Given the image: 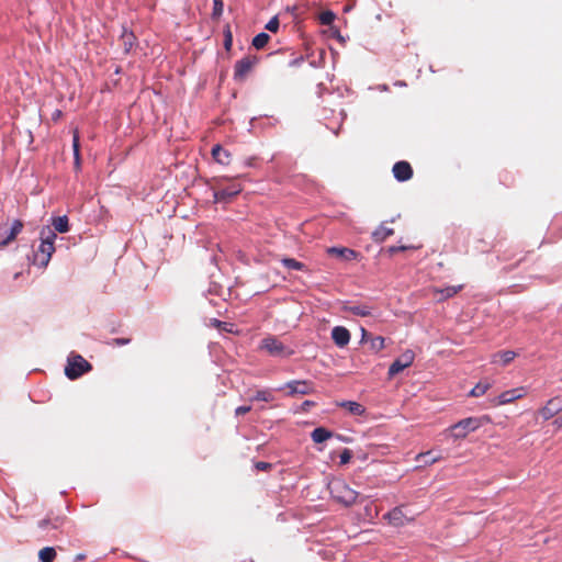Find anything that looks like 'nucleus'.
Segmentation results:
<instances>
[{"label": "nucleus", "mask_w": 562, "mask_h": 562, "mask_svg": "<svg viewBox=\"0 0 562 562\" xmlns=\"http://www.w3.org/2000/svg\"><path fill=\"white\" fill-rule=\"evenodd\" d=\"M273 400L274 396L270 390H259L251 397V401L271 402Z\"/></svg>", "instance_id": "nucleus-30"}, {"label": "nucleus", "mask_w": 562, "mask_h": 562, "mask_svg": "<svg viewBox=\"0 0 562 562\" xmlns=\"http://www.w3.org/2000/svg\"><path fill=\"white\" fill-rule=\"evenodd\" d=\"M67 524V516L61 513H53L50 512L46 518L38 521V527L43 530H49L55 529L59 530L63 529L64 526Z\"/></svg>", "instance_id": "nucleus-9"}, {"label": "nucleus", "mask_w": 562, "mask_h": 562, "mask_svg": "<svg viewBox=\"0 0 562 562\" xmlns=\"http://www.w3.org/2000/svg\"><path fill=\"white\" fill-rule=\"evenodd\" d=\"M331 497L337 502L345 506L353 505L358 497L359 493L352 490L345 481L342 480H334L328 485Z\"/></svg>", "instance_id": "nucleus-2"}, {"label": "nucleus", "mask_w": 562, "mask_h": 562, "mask_svg": "<svg viewBox=\"0 0 562 562\" xmlns=\"http://www.w3.org/2000/svg\"><path fill=\"white\" fill-rule=\"evenodd\" d=\"M519 263H521V260H518V262H516V265H514L513 268H517V266H519Z\"/></svg>", "instance_id": "nucleus-51"}, {"label": "nucleus", "mask_w": 562, "mask_h": 562, "mask_svg": "<svg viewBox=\"0 0 562 562\" xmlns=\"http://www.w3.org/2000/svg\"><path fill=\"white\" fill-rule=\"evenodd\" d=\"M312 440L316 443H322L333 437V432L324 427L315 428L311 434Z\"/></svg>", "instance_id": "nucleus-22"}, {"label": "nucleus", "mask_w": 562, "mask_h": 562, "mask_svg": "<svg viewBox=\"0 0 562 562\" xmlns=\"http://www.w3.org/2000/svg\"><path fill=\"white\" fill-rule=\"evenodd\" d=\"M56 239V233L49 227H44L41 231V244L37 250L34 252V263L40 267H46L55 251L54 241Z\"/></svg>", "instance_id": "nucleus-1"}, {"label": "nucleus", "mask_w": 562, "mask_h": 562, "mask_svg": "<svg viewBox=\"0 0 562 562\" xmlns=\"http://www.w3.org/2000/svg\"><path fill=\"white\" fill-rule=\"evenodd\" d=\"M122 42H123V46H124V52L128 53L132 49L134 42H135L134 34L124 32L122 35Z\"/></svg>", "instance_id": "nucleus-32"}, {"label": "nucleus", "mask_w": 562, "mask_h": 562, "mask_svg": "<svg viewBox=\"0 0 562 562\" xmlns=\"http://www.w3.org/2000/svg\"><path fill=\"white\" fill-rule=\"evenodd\" d=\"M485 417H468L451 426L452 436L456 439L465 438L469 432L479 429L483 425Z\"/></svg>", "instance_id": "nucleus-4"}, {"label": "nucleus", "mask_w": 562, "mask_h": 562, "mask_svg": "<svg viewBox=\"0 0 562 562\" xmlns=\"http://www.w3.org/2000/svg\"><path fill=\"white\" fill-rule=\"evenodd\" d=\"M257 64L258 58L251 55H247L237 60L234 66V79L244 81Z\"/></svg>", "instance_id": "nucleus-7"}, {"label": "nucleus", "mask_w": 562, "mask_h": 562, "mask_svg": "<svg viewBox=\"0 0 562 562\" xmlns=\"http://www.w3.org/2000/svg\"><path fill=\"white\" fill-rule=\"evenodd\" d=\"M243 190L240 184H233L228 188L214 191V202H228L232 198L236 196Z\"/></svg>", "instance_id": "nucleus-14"}, {"label": "nucleus", "mask_w": 562, "mask_h": 562, "mask_svg": "<svg viewBox=\"0 0 562 562\" xmlns=\"http://www.w3.org/2000/svg\"><path fill=\"white\" fill-rule=\"evenodd\" d=\"M562 411V397L554 396L550 398L544 406H542L538 411V415L543 418V420H549L555 415H558Z\"/></svg>", "instance_id": "nucleus-11"}, {"label": "nucleus", "mask_w": 562, "mask_h": 562, "mask_svg": "<svg viewBox=\"0 0 562 562\" xmlns=\"http://www.w3.org/2000/svg\"><path fill=\"white\" fill-rule=\"evenodd\" d=\"M392 171H393L394 178L400 182L407 181L413 177V168L409 165V162H407L405 160L395 162Z\"/></svg>", "instance_id": "nucleus-13"}, {"label": "nucleus", "mask_w": 562, "mask_h": 562, "mask_svg": "<svg viewBox=\"0 0 562 562\" xmlns=\"http://www.w3.org/2000/svg\"><path fill=\"white\" fill-rule=\"evenodd\" d=\"M211 324H212L214 327L218 328L220 330H224V331H228V333H232V331H233V330H232L233 325H232V324H229V323L221 322V321H218V319L213 318V319L211 321Z\"/></svg>", "instance_id": "nucleus-36"}, {"label": "nucleus", "mask_w": 562, "mask_h": 562, "mask_svg": "<svg viewBox=\"0 0 562 562\" xmlns=\"http://www.w3.org/2000/svg\"><path fill=\"white\" fill-rule=\"evenodd\" d=\"M519 263H521V260H518V262H516V265H514L513 268H517V266H519Z\"/></svg>", "instance_id": "nucleus-52"}, {"label": "nucleus", "mask_w": 562, "mask_h": 562, "mask_svg": "<svg viewBox=\"0 0 562 562\" xmlns=\"http://www.w3.org/2000/svg\"><path fill=\"white\" fill-rule=\"evenodd\" d=\"M335 18V13L328 10L322 12L318 16V20L322 25H330L334 22Z\"/></svg>", "instance_id": "nucleus-34"}, {"label": "nucleus", "mask_w": 562, "mask_h": 562, "mask_svg": "<svg viewBox=\"0 0 562 562\" xmlns=\"http://www.w3.org/2000/svg\"><path fill=\"white\" fill-rule=\"evenodd\" d=\"M346 310L352 315L366 317L371 315V308L364 304L349 305Z\"/></svg>", "instance_id": "nucleus-24"}, {"label": "nucleus", "mask_w": 562, "mask_h": 562, "mask_svg": "<svg viewBox=\"0 0 562 562\" xmlns=\"http://www.w3.org/2000/svg\"><path fill=\"white\" fill-rule=\"evenodd\" d=\"M330 256L350 261L357 258L358 254L353 249L347 247H330L327 249Z\"/></svg>", "instance_id": "nucleus-17"}, {"label": "nucleus", "mask_w": 562, "mask_h": 562, "mask_svg": "<svg viewBox=\"0 0 562 562\" xmlns=\"http://www.w3.org/2000/svg\"><path fill=\"white\" fill-rule=\"evenodd\" d=\"M415 359V353L412 350H405L398 358H396L389 368V378H393L404 369L408 368Z\"/></svg>", "instance_id": "nucleus-8"}, {"label": "nucleus", "mask_w": 562, "mask_h": 562, "mask_svg": "<svg viewBox=\"0 0 562 562\" xmlns=\"http://www.w3.org/2000/svg\"><path fill=\"white\" fill-rule=\"evenodd\" d=\"M498 258L503 261H507V260H510L513 258V256H512V254L509 255L506 251H504Z\"/></svg>", "instance_id": "nucleus-46"}, {"label": "nucleus", "mask_w": 562, "mask_h": 562, "mask_svg": "<svg viewBox=\"0 0 562 562\" xmlns=\"http://www.w3.org/2000/svg\"><path fill=\"white\" fill-rule=\"evenodd\" d=\"M251 411V406H238L236 409H235V415L236 416H240V415H244V414H247Z\"/></svg>", "instance_id": "nucleus-42"}, {"label": "nucleus", "mask_w": 562, "mask_h": 562, "mask_svg": "<svg viewBox=\"0 0 562 562\" xmlns=\"http://www.w3.org/2000/svg\"><path fill=\"white\" fill-rule=\"evenodd\" d=\"M339 406L346 408L350 414L356 416H361L364 414L366 408L358 402L353 401H345L339 404Z\"/></svg>", "instance_id": "nucleus-21"}, {"label": "nucleus", "mask_w": 562, "mask_h": 562, "mask_svg": "<svg viewBox=\"0 0 562 562\" xmlns=\"http://www.w3.org/2000/svg\"><path fill=\"white\" fill-rule=\"evenodd\" d=\"M368 341H370L371 350L378 352L384 348V338L381 336L371 337Z\"/></svg>", "instance_id": "nucleus-33"}, {"label": "nucleus", "mask_w": 562, "mask_h": 562, "mask_svg": "<svg viewBox=\"0 0 562 562\" xmlns=\"http://www.w3.org/2000/svg\"><path fill=\"white\" fill-rule=\"evenodd\" d=\"M313 405H315V403H314V402H312V401H305V402H303V404H302V409H303L304 412H306V411H308V408H310L311 406H313Z\"/></svg>", "instance_id": "nucleus-45"}, {"label": "nucleus", "mask_w": 562, "mask_h": 562, "mask_svg": "<svg viewBox=\"0 0 562 562\" xmlns=\"http://www.w3.org/2000/svg\"><path fill=\"white\" fill-rule=\"evenodd\" d=\"M416 514H412L407 506L401 505L390 510L384 518L394 527H404L415 520Z\"/></svg>", "instance_id": "nucleus-5"}, {"label": "nucleus", "mask_w": 562, "mask_h": 562, "mask_svg": "<svg viewBox=\"0 0 562 562\" xmlns=\"http://www.w3.org/2000/svg\"><path fill=\"white\" fill-rule=\"evenodd\" d=\"M212 157L214 160L221 165H229L232 155L228 150L223 148L221 145H215L212 148Z\"/></svg>", "instance_id": "nucleus-18"}, {"label": "nucleus", "mask_w": 562, "mask_h": 562, "mask_svg": "<svg viewBox=\"0 0 562 562\" xmlns=\"http://www.w3.org/2000/svg\"><path fill=\"white\" fill-rule=\"evenodd\" d=\"M351 457H352L351 451L349 449H344L339 456L340 464H347L350 461Z\"/></svg>", "instance_id": "nucleus-39"}, {"label": "nucleus", "mask_w": 562, "mask_h": 562, "mask_svg": "<svg viewBox=\"0 0 562 562\" xmlns=\"http://www.w3.org/2000/svg\"><path fill=\"white\" fill-rule=\"evenodd\" d=\"M255 468L258 471H270L272 469V464L269 462L258 461L255 463Z\"/></svg>", "instance_id": "nucleus-40"}, {"label": "nucleus", "mask_w": 562, "mask_h": 562, "mask_svg": "<svg viewBox=\"0 0 562 562\" xmlns=\"http://www.w3.org/2000/svg\"><path fill=\"white\" fill-rule=\"evenodd\" d=\"M331 339L337 347L344 348L350 341V333L346 327L336 326L331 330Z\"/></svg>", "instance_id": "nucleus-15"}, {"label": "nucleus", "mask_w": 562, "mask_h": 562, "mask_svg": "<svg viewBox=\"0 0 562 562\" xmlns=\"http://www.w3.org/2000/svg\"><path fill=\"white\" fill-rule=\"evenodd\" d=\"M279 26H280V21H279L278 16H273L266 24V30H268V31H270L272 33H277L278 30H279Z\"/></svg>", "instance_id": "nucleus-38"}, {"label": "nucleus", "mask_w": 562, "mask_h": 562, "mask_svg": "<svg viewBox=\"0 0 562 562\" xmlns=\"http://www.w3.org/2000/svg\"><path fill=\"white\" fill-rule=\"evenodd\" d=\"M430 454H431V452H430V451H428V452H426V453H422V454H419V457H420V458H427V457H429Z\"/></svg>", "instance_id": "nucleus-50"}, {"label": "nucleus", "mask_w": 562, "mask_h": 562, "mask_svg": "<svg viewBox=\"0 0 562 562\" xmlns=\"http://www.w3.org/2000/svg\"><path fill=\"white\" fill-rule=\"evenodd\" d=\"M260 348L273 357H290L294 352L274 336L263 338L261 340Z\"/></svg>", "instance_id": "nucleus-6"}, {"label": "nucleus", "mask_w": 562, "mask_h": 562, "mask_svg": "<svg viewBox=\"0 0 562 562\" xmlns=\"http://www.w3.org/2000/svg\"><path fill=\"white\" fill-rule=\"evenodd\" d=\"M61 116V111L60 110H56L53 114V120H57L58 117Z\"/></svg>", "instance_id": "nucleus-48"}, {"label": "nucleus", "mask_w": 562, "mask_h": 562, "mask_svg": "<svg viewBox=\"0 0 562 562\" xmlns=\"http://www.w3.org/2000/svg\"><path fill=\"white\" fill-rule=\"evenodd\" d=\"M224 10V3L222 0H213L212 18L220 19Z\"/></svg>", "instance_id": "nucleus-35"}, {"label": "nucleus", "mask_w": 562, "mask_h": 562, "mask_svg": "<svg viewBox=\"0 0 562 562\" xmlns=\"http://www.w3.org/2000/svg\"><path fill=\"white\" fill-rule=\"evenodd\" d=\"M270 36L267 33H259L252 38V46L256 49H262L269 42Z\"/></svg>", "instance_id": "nucleus-29"}, {"label": "nucleus", "mask_w": 562, "mask_h": 562, "mask_svg": "<svg viewBox=\"0 0 562 562\" xmlns=\"http://www.w3.org/2000/svg\"><path fill=\"white\" fill-rule=\"evenodd\" d=\"M361 333H362V336H361L362 342L368 341L371 338V335L364 328H361Z\"/></svg>", "instance_id": "nucleus-44"}, {"label": "nucleus", "mask_w": 562, "mask_h": 562, "mask_svg": "<svg viewBox=\"0 0 562 562\" xmlns=\"http://www.w3.org/2000/svg\"><path fill=\"white\" fill-rule=\"evenodd\" d=\"M517 353L512 350L498 351L492 356V363H501L502 366L509 364L515 358Z\"/></svg>", "instance_id": "nucleus-19"}, {"label": "nucleus", "mask_w": 562, "mask_h": 562, "mask_svg": "<svg viewBox=\"0 0 562 562\" xmlns=\"http://www.w3.org/2000/svg\"><path fill=\"white\" fill-rule=\"evenodd\" d=\"M72 149H74L75 164L79 167L80 166V143H79L78 130L74 131Z\"/></svg>", "instance_id": "nucleus-28"}, {"label": "nucleus", "mask_w": 562, "mask_h": 562, "mask_svg": "<svg viewBox=\"0 0 562 562\" xmlns=\"http://www.w3.org/2000/svg\"><path fill=\"white\" fill-rule=\"evenodd\" d=\"M52 225L58 233H67L69 231V221L66 215L54 217L52 220Z\"/></svg>", "instance_id": "nucleus-23"}, {"label": "nucleus", "mask_w": 562, "mask_h": 562, "mask_svg": "<svg viewBox=\"0 0 562 562\" xmlns=\"http://www.w3.org/2000/svg\"><path fill=\"white\" fill-rule=\"evenodd\" d=\"M289 390L288 395L294 396L296 394L307 395L314 392V384L307 380H293L284 385Z\"/></svg>", "instance_id": "nucleus-10"}, {"label": "nucleus", "mask_w": 562, "mask_h": 562, "mask_svg": "<svg viewBox=\"0 0 562 562\" xmlns=\"http://www.w3.org/2000/svg\"><path fill=\"white\" fill-rule=\"evenodd\" d=\"M408 248H409V247H407V246H391V247L389 248V252L393 255V254H396V252H398V251H404V250H406V249H408Z\"/></svg>", "instance_id": "nucleus-43"}, {"label": "nucleus", "mask_w": 562, "mask_h": 562, "mask_svg": "<svg viewBox=\"0 0 562 562\" xmlns=\"http://www.w3.org/2000/svg\"><path fill=\"white\" fill-rule=\"evenodd\" d=\"M281 263L290 269V270H299V271H303V270H306V266L301 262V261H297L296 259L294 258H282L281 259Z\"/></svg>", "instance_id": "nucleus-27"}, {"label": "nucleus", "mask_w": 562, "mask_h": 562, "mask_svg": "<svg viewBox=\"0 0 562 562\" xmlns=\"http://www.w3.org/2000/svg\"><path fill=\"white\" fill-rule=\"evenodd\" d=\"M553 425L557 427V429L562 428V415L560 417H558L557 419H554Z\"/></svg>", "instance_id": "nucleus-47"}, {"label": "nucleus", "mask_w": 562, "mask_h": 562, "mask_svg": "<svg viewBox=\"0 0 562 562\" xmlns=\"http://www.w3.org/2000/svg\"><path fill=\"white\" fill-rule=\"evenodd\" d=\"M526 395V389L524 386L516 387L513 390L505 391L495 397L491 403L493 406L505 405L514 402L515 400L521 398Z\"/></svg>", "instance_id": "nucleus-12"}, {"label": "nucleus", "mask_w": 562, "mask_h": 562, "mask_svg": "<svg viewBox=\"0 0 562 562\" xmlns=\"http://www.w3.org/2000/svg\"><path fill=\"white\" fill-rule=\"evenodd\" d=\"M394 234L393 228H389L384 225H381L373 232V238L376 241H384L387 237Z\"/></svg>", "instance_id": "nucleus-26"}, {"label": "nucleus", "mask_w": 562, "mask_h": 562, "mask_svg": "<svg viewBox=\"0 0 562 562\" xmlns=\"http://www.w3.org/2000/svg\"><path fill=\"white\" fill-rule=\"evenodd\" d=\"M490 387H491L490 383L480 382L470 391V396H474V397L482 396L488 391Z\"/></svg>", "instance_id": "nucleus-31"}, {"label": "nucleus", "mask_w": 562, "mask_h": 562, "mask_svg": "<svg viewBox=\"0 0 562 562\" xmlns=\"http://www.w3.org/2000/svg\"><path fill=\"white\" fill-rule=\"evenodd\" d=\"M396 85H398V86H405V83H404V82H402V81L396 82Z\"/></svg>", "instance_id": "nucleus-54"}, {"label": "nucleus", "mask_w": 562, "mask_h": 562, "mask_svg": "<svg viewBox=\"0 0 562 562\" xmlns=\"http://www.w3.org/2000/svg\"><path fill=\"white\" fill-rule=\"evenodd\" d=\"M224 47L226 50H229L233 45V35L229 25H227L224 30Z\"/></svg>", "instance_id": "nucleus-37"}, {"label": "nucleus", "mask_w": 562, "mask_h": 562, "mask_svg": "<svg viewBox=\"0 0 562 562\" xmlns=\"http://www.w3.org/2000/svg\"><path fill=\"white\" fill-rule=\"evenodd\" d=\"M92 366L80 355H70L65 368V374L70 380H76L91 371Z\"/></svg>", "instance_id": "nucleus-3"}, {"label": "nucleus", "mask_w": 562, "mask_h": 562, "mask_svg": "<svg viewBox=\"0 0 562 562\" xmlns=\"http://www.w3.org/2000/svg\"><path fill=\"white\" fill-rule=\"evenodd\" d=\"M56 555V550L53 547H45L38 551V559L41 562H54Z\"/></svg>", "instance_id": "nucleus-25"}, {"label": "nucleus", "mask_w": 562, "mask_h": 562, "mask_svg": "<svg viewBox=\"0 0 562 562\" xmlns=\"http://www.w3.org/2000/svg\"><path fill=\"white\" fill-rule=\"evenodd\" d=\"M439 459H440L439 457H435V458H431L430 460H426L425 462L434 463V462L438 461Z\"/></svg>", "instance_id": "nucleus-49"}, {"label": "nucleus", "mask_w": 562, "mask_h": 562, "mask_svg": "<svg viewBox=\"0 0 562 562\" xmlns=\"http://www.w3.org/2000/svg\"><path fill=\"white\" fill-rule=\"evenodd\" d=\"M23 226L24 225H23L22 221L15 220L12 223V226H11L10 232L8 233V235H5L4 237H2L0 235V248L5 247L11 241H13L16 238V236L22 232Z\"/></svg>", "instance_id": "nucleus-16"}, {"label": "nucleus", "mask_w": 562, "mask_h": 562, "mask_svg": "<svg viewBox=\"0 0 562 562\" xmlns=\"http://www.w3.org/2000/svg\"><path fill=\"white\" fill-rule=\"evenodd\" d=\"M519 263H521V260H518V262H516V265H514L513 268H517V266H519Z\"/></svg>", "instance_id": "nucleus-53"}, {"label": "nucleus", "mask_w": 562, "mask_h": 562, "mask_svg": "<svg viewBox=\"0 0 562 562\" xmlns=\"http://www.w3.org/2000/svg\"><path fill=\"white\" fill-rule=\"evenodd\" d=\"M463 289V285H449L443 289H435L434 293L439 294L438 301H445L458 294Z\"/></svg>", "instance_id": "nucleus-20"}, {"label": "nucleus", "mask_w": 562, "mask_h": 562, "mask_svg": "<svg viewBox=\"0 0 562 562\" xmlns=\"http://www.w3.org/2000/svg\"><path fill=\"white\" fill-rule=\"evenodd\" d=\"M130 338H114L108 345L110 346H123L130 344Z\"/></svg>", "instance_id": "nucleus-41"}]
</instances>
